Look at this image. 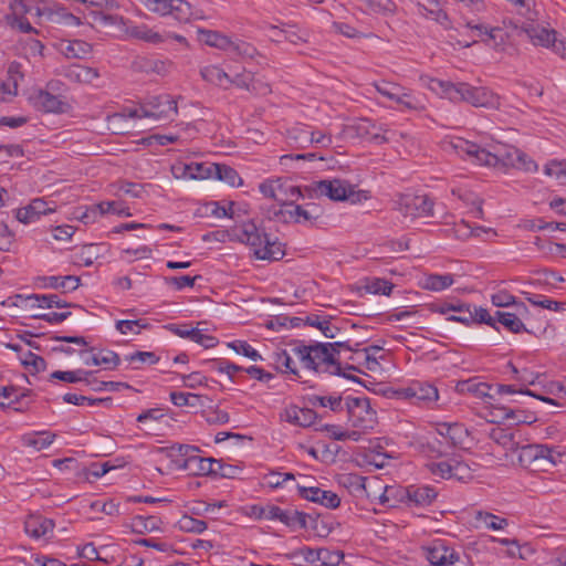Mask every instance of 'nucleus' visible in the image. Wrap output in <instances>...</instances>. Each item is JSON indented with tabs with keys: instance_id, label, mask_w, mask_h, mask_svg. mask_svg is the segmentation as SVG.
<instances>
[{
	"instance_id": "f257e3e1",
	"label": "nucleus",
	"mask_w": 566,
	"mask_h": 566,
	"mask_svg": "<svg viewBox=\"0 0 566 566\" xmlns=\"http://www.w3.org/2000/svg\"><path fill=\"white\" fill-rule=\"evenodd\" d=\"M428 87L447 96L453 102H467L474 107L499 108V96L486 87H475L468 83H451L438 78H429Z\"/></svg>"
},
{
	"instance_id": "f03ea898",
	"label": "nucleus",
	"mask_w": 566,
	"mask_h": 566,
	"mask_svg": "<svg viewBox=\"0 0 566 566\" xmlns=\"http://www.w3.org/2000/svg\"><path fill=\"white\" fill-rule=\"evenodd\" d=\"M294 354L303 363L304 367L313 369L316 373H328L331 375L343 376L357 382L359 378L342 373L340 363L328 352L324 343H314L312 345L300 344L293 348Z\"/></svg>"
},
{
	"instance_id": "7ed1b4c3",
	"label": "nucleus",
	"mask_w": 566,
	"mask_h": 566,
	"mask_svg": "<svg viewBox=\"0 0 566 566\" xmlns=\"http://www.w3.org/2000/svg\"><path fill=\"white\" fill-rule=\"evenodd\" d=\"M238 238L253 250L259 260L279 261L285 255L283 244L271 240L270 235L260 229L253 221L244 222L240 228Z\"/></svg>"
},
{
	"instance_id": "20e7f679",
	"label": "nucleus",
	"mask_w": 566,
	"mask_h": 566,
	"mask_svg": "<svg viewBox=\"0 0 566 566\" xmlns=\"http://www.w3.org/2000/svg\"><path fill=\"white\" fill-rule=\"evenodd\" d=\"M99 20L105 24L117 25L125 35L147 43L158 44L165 41V36L146 24L132 25L123 17L117 14L98 13Z\"/></svg>"
},
{
	"instance_id": "39448f33",
	"label": "nucleus",
	"mask_w": 566,
	"mask_h": 566,
	"mask_svg": "<svg viewBox=\"0 0 566 566\" xmlns=\"http://www.w3.org/2000/svg\"><path fill=\"white\" fill-rule=\"evenodd\" d=\"M346 407L348 419L353 427L363 431L374 429L377 422L376 411L370 407V401L366 397H347Z\"/></svg>"
},
{
	"instance_id": "423d86ee",
	"label": "nucleus",
	"mask_w": 566,
	"mask_h": 566,
	"mask_svg": "<svg viewBox=\"0 0 566 566\" xmlns=\"http://www.w3.org/2000/svg\"><path fill=\"white\" fill-rule=\"evenodd\" d=\"M304 191L308 192L310 197L326 196L333 201H345L356 195L354 186L340 179L321 180L312 187H306Z\"/></svg>"
},
{
	"instance_id": "0eeeda50",
	"label": "nucleus",
	"mask_w": 566,
	"mask_h": 566,
	"mask_svg": "<svg viewBox=\"0 0 566 566\" xmlns=\"http://www.w3.org/2000/svg\"><path fill=\"white\" fill-rule=\"evenodd\" d=\"M144 117L156 119H172L178 114L177 101L169 94L150 96L142 108ZM132 117H142L138 111L130 113Z\"/></svg>"
},
{
	"instance_id": "6e6552de",
	"label": "nucleus",
	"mask_w": 566,
	"mask_h": 566,
	"mask_svg": "<svg viewBox=\"0 0 566 566\" xmlns=\"http://www.w3.org/2000/svg\"><path fill=\"white\" fill-rule=\"evenodd\" d=\"M515 449L518 450L517 459L523 468L538 469L546 463L555 464V454L560 455L545 444H526Z\"/></svg>"
},
{
	"instance_id": "1a4fd4ad",
	"label": "nucleus",
	"mask_w": 566,
	"mask_h": 566,
	"mask_svg": "<svg viewBox=\"0 0 566 566\" xmlns=\"http://www.w3.org/2000/svg\"><path fill=\"white\" fill-rule=\"evenodd\" d=\"M398 210L410 218H424L433 216V201L427 195L406 193L399 197Z\"/></svg>"
},
{
	"instance_id": "9d476101",
	"label": "nucleus",
	"mask_w": 566,
	"mask_h": 566,
	"mask_svg": "<svg viewBox=\"0 0 566 566\" xmlns=\"http://www.w3.org/2000/svg\"><path fill=\"white\" fill-rule=\"evenodd\" d=\"M149 11L161 15H171L180 22H187L191 15V6L186 0H139Z\"/></svg>"
},
{
	"instance_id": "9b49d317",
	"label": "nucleus",
	"mask_w": 566,
	"mask_h": 566,
	"mask_svg": "<svg viewBox=\"0 0 566 566\" xmlns=\"http://www.w3.org/2000/svg\"><path fill=\"white\" fill-rule=\"evenodd\" d=\"M259 517L277 520L290 528H307V514L294 509L283 510L276 505H268L260 509Z\"/></svg>"
},
{
	"instance_id": "f8f14e48",
	"label": "nucleus",
	"mask_w": 566,
	"mask_h": 566,
	"mask_svg": "<svg viewBox=\"0 0 566 566\" xmlns=\"http://www.w3.org/2000/svg\"><path fill=\"white\" fill-rule=\"evenodd\" d=\"M346 132L354 137L369 139L377 144L389 142V137L381 134L387 133L388 129H386L382 125H377L368 118H360L357 122L348 125L346 127Z\"/></svg>"
},
{
	"instance_id": "ddd939ff",
	"label": "nucleus",
	"mask_w": 566,
	"mask_h": 566,
	"mask_svg": "<svg viewBox=\"0 0 566 566\" xmlns=\"http://www.w3.org/2000/svg\"><path fill=\"white\" fill-rule=\"evenodd\" d=\"M298 493L303 499L318 503L327 509H336L340 504V499L336 493L322 490L317 486L298 485Z\"/></svg>"
},
{
	"instance_id": "4468645a",
	"label": "nucleus",
	"mask_w": 566,
	"mask_h": 566,
	"mask_svg": "<svg viewBox=\"0 0 566 566\" xmlns=\"http://www.w3.org/2000/svg\"><path fill=\"white\" fill-rule=\"evenodd\" d=\"M57 74L65 77L71 83L78 84H91L99 76L96 69L81 64L61 66Z\"/></svg>"
},
{
	"instance_id": "2eb2a0df",
	"label": "nucleus",
	"mask_w": 566,
	"mask_h": 566,
	"mask_svg": "<svg viewBox=\"0 0 566 566\" xmlns=\"http://www.w3.org/2000/svg\"><path fill=\"white\" fill-rule=\"evenodd\" d=\"M55 211V206L45 201L43 198H35L23 208L17 210L15 218L22 223H30L39 219L43 214Z\"/></svg>"
},
{
	"instance_id": "dca6fc26",
	"label": "nucleus",
	"mask_w": 566,
	"mask_h": 566,
	"mask_svg": "<svg viewBox=\"0 0 566 566\" xmlns=\"http://www.w3.org/2000/svg\"><path fill=\"white\" fill-rule=\"evenodd\" d=\"M450 146L459 156L463 158L468 157L478 165H484L485 158H489V151L486 149L463 138H454L450 142Z\"/></svg>"
},
{
	"instance_id": "f3484780",
	"label": "nucleus",
	"mask_w": 566,
	"mask_h": 566,
	"mask_svg": "<svg viewBox=\"0 0 566 566\" xmlns=\"http://www.w3.org/2000/svg\"><path fill=\"white\" fill-rule=\"evenodd\" d=\"M10 10L11 12L6 15V21L12 29L19 30L23 33L38 32L24 18V14L28 13L29 10L22 1H12L10 3Z\"/></svg>"
},
{
	"instance_id": "a211bd4d",
	"label": "nucleus",
	"mask_w": 566,
	"mask_h": 566,
	"mask_svg": "<svg viewBox=\"0 0 566 566\" xmlns=\"http://www.w3.org/2000/svg\"><path fill=\"white\" fill-rule=\"evenodd\" d=\"M216 459L191 455L176 461V469L186 470L196 475H211Z\"/></svg>"
},
{
	"instance_id": "6ab92c4d",
	"label": "nucleus",
	"mask_w": 566,
	"mask_h": 566,
	"mask_svg": "<svg viewBox=\"0 0 566 566\" xmlns=\"http://www.w3.org/2000/svg\"><path fill=\"white\" fill-rule=\"evenodd\" d=\"M427 559L432 566H448V564H454L459 555L443 542L436 541L427 548Z\"/></svg>"
},
{
	"instance_id": "aec40b11",
	"label": "nucleus",
	"mask_w": 566,
	"mask_h": 566,
	"mask_svg": "<svg viewBox=\"0 0 566 566\" xmlns=\"http://www.w3.org/2000/svg\"><path fill=\"white\" fill-rule=\"evenodd\" d=\"M32 102L34 107L46 113H63L69 107L60 96L42 90L32 96Z\"/></svg>"
},
{
	"instance_id": "412c9836",
	"label": "nucleus",
	"mask_w": 566,
	"mask_h": 566,
	"mask_svg": "<svg viewBox=\"0 0 566 566\" xmlns=\"http://www.w3.org/2000/svg\"><path fill=\"white\" fill-rule=\"evenodd\" d=\"M489 158H485V166H496L499 164L505 167H513L520 158V149L514 146L502 145L496 148L495 153L489 151Z\"/></svg>"
},
{
	"instance_id": "4be33fe9",
	"label": "nucleus",
	"mask_w": 566,
	"mask_h": 566,
	"mask_svg": "<svg viewBox=\"0 0 566 566\" xmlns=\"http://www.w3.org/2000/svg\"><path fill=\"white\" fill-rule=\"evenodd\" d=\"M36 284L42 289H55L62 290L64 293L74 291L80 285V277L75 275H66V276H38L35 279Z\"/></svg>"
},
{
	"instance_id": "5701e85b",
	"label": "nucleus",
	"mask_w": 566,
	"mask_h": 566,
	"mask_svg": "<svg viewBox=\"0 0 566 566\" xmlns=\"http://www.w3.org/2000/svg\"><path fill=\"white\" fill-rule=\"evenodd\" d=\"M211 166L214 164H199L191 163L179 166H174L172 171L176 177H189L190 179H208L213 177V171Z\"/></svg>"
},
{
	"instance_id": "b1692460",
	"label": "nucleus",
	"mask_w": 566,
	"mask_h": 566,
	"mask_svg": "<svg viewBox=\"0 0 566 566\" xmlns=\"http://www.w3.org/2000/svg\"><path fill=\"white\" fill-rule=\"evenodd\" d=\"M521 29L535 45L549 48L556 39V32L554 30H548L533 23L523 24Z\"/></svg>"
},
{
	"instance_id": "393cba45",
	"label": "nucleus",
	"mask_w": 566,
	"mask_h": 566,
	"mask_svg": "<svg viewBox=\"0 0 566 566\" xmlns=\"http://www.w3.org/2000/svg\"><path fill=\"white\" fill-rule=\"evenodd\" d=\"M54 522L42 515H30L24 522L25 532L32 537L40 538L53 533Z\"/></svg>"
},
{
	"instance_id": "a878e982",
	"label": "nucleus",
	"mask_w": 566,
	"mask_h": 566,
	"mask_svg": "<svg viewBox=\"0 0 566 566\" xmlns=\"http://www.w3.org/2000/svg\"><path fill=\"white\" fill-rule=\"evenodd\" d=\"M366 478L357 473H345L338 478L339 485L344 486L356 497H369L370 493L366 486Z\"/></svg>"
},
{
	"instance_id": "bb28decb",
	"label": "nucleus",
	"mask_w": 566,
	"mask_h": 566,
	"mask_svg": "<svg viewBox=\"0 0 566 566\" xmlns=\"http://www.w3.org/2000/svg\"><path fill=\"white\" fill-rule=\"evenodd\" d=\"M59 50L67 59H85L91 54L92 45L82 40H64Z\"/></svg>"
},
{
	"instance_id": "cd10ccee",
	"label": "nucleus",
	"mask_w": 566,
	"mask_h": 566,
	"mask_svg": "<svg viewBox=\"0 0 566 566\" xmlns=\"http://www.w3.org/2000/svg\"><path fill=\"white\" fill-rule=\"evenodd\" d=\"M405 398L431 402L438 399V389L430 384L416 382L403 390Z\"/></svg>"
},
{
	"instance_id": "c85d7f7f",
	"label": "nucleus",
	"mask_w": 566,
	"mask_h": 566,
	"mask_svg": "<svg viewBox=\"0 0 566 566\" xmlns=\"http://www.w3.org/2000/svg\"><path fill=\"white\" fill-rule=\"evenodd\" d=\"M408 501L419 506L430 505L437 497L438 493L431 486H409L406 490Z\"/></svg>"
},
{
	"instance_id": "c756f323",
	"label": "nucleus",
	"mask_w": 566,
	"mask_h": 566,
	"mask_svg": "<svg viewBox=\"0 0 566 566\" xmlns=\"http://www.w3.org/2000/svg\"><path fill=\"white\" fill-rule=\"evenodd\" d=\"M438 433L447 438L453 447L461 446L469 436L468 429L460 423H441Z\"/></svg>"
},
{
	"instance_id": "7c9ffc66",
	"label": "nucleus",
	"mask_w": 566,
	"mask_h": 566,
	"mask_svg": "<svg viewBox=\"0 0 566 566\" xmlns=\"http://www.w3.org/2000/svg\"><path fill=\"white\" fill-rule=\"evenodd\" d=\"M474 521L476 523V527L483 526L492 531H501L509 525V521L506 518L481 510L474 512Z\"/></svg>"
},
{
	"instance_id": "2f4dec72",
	"label": "nucleus",
	"mask_w": 566,
	"mask_h": 566,
	"mask_svg": "<svg viewBox=\"0 0 566 566\" xmlns=\"http://www.w3.org/2000/svg\"><path fill=\"white\" fill-rule=\"evenodd\" d=\"M25 300H32L35 302L33 306L40 308H52V307H77L81 308L80 305L71 304L65 301H62L61 297L56 294H31L25 297Z\"/></svg>"
},
{
	"instance_id": "473e14b6",
	"label": "nucleus",
	"mask_w": 566,
	"mask_h": 566,
	"mask_svg": "<svg viewBox=\"0 0 566 566\" xmlns=\"http://www.w3.org/2000/svg\"><path fill=\"white\" fill-rule=\"evenodd\" d=\"M201 77L220 87L227 88L231 84V77L217 65H207L200 70Z\"/></svg>"
},
{
	"instance_id": "72a5a7b5",
	"label": "nucleus",
	"mask_w": 566,
	"mask_h": 566,
	"mask_svg": "<svg viewBox=\"0 0 566 566\" xmlns=\"http://www.w3.org/2000/svg\"><path fill=\"white\" fill-rule=\"evenodd\" d=\"M53 339L57 342L75 344L80 347L77 353L82 356L90 353L91 355L84 358V364L87 366H94V359L97 358V355L93 353V347H88V343L83 336H54Z\"/></svg>"
},
{
	"instance_id": "f704fd0d",
	"label": "nucleus",
	"mask_w": 566,
	"mask_h": 566,
	"mask_svg": "<svg viewBox=\"0 0 566 566\" xmlns=\"http://www.w3.org/2000/svg\"><path fill=\"white\" fill-rule=\"evenodd\" d=\"M199 40L205 44L221 50H229L232 42L221 33L212 30H199Z\"/></svg>"
},
{
	"instance_id": "c9c22d12",
	"label": "nucleus",
	"mask_w": 566,
	"mask_h": 566,
	"mask_svg": "<svg viewBox=\"0 0 566 566\" xmlns=\"http://www.w3.org/2000/svg\"><path fill=\"white\" fill-rule=\"evenodd\" d=\"M54 438L55 434H50L48 432L29 433L22 437V442L25 447L33 448L36 451H41L51 446Z\"/></svg>"
},
{
	"instance_id": "e433bc0d",
	"label": "nucleus",
	"mask_w": 566,
	"mask_h": 566,
	"mask_svg": "<svg viewBox=\"0 0 566 566\" xmlns=\"http://www.w3.org/2000/svg\"><path fill=\"white\" fill-rule=\"evenodd\" d=\"M213 171V178L224 181L229 186H235L237 182L240 185L241 179L238 175V172L228 165H221V164H214V166H211Z\"/></svg>"
},
{
	"instance_id": "4c0bfd02",
	"label": "nucleus",
	"mask_w": 566,
	"mask_h": 566,
	"mask_svg": "<svg viewBox=\"0 0 566 566\" xmlns=\"http://www.w3.org/2000/svg\"><path fill=\"white\" fill-rule=\"evenodd\" d=\"M93 373L86 371L82 369L71 370V371H62L56 370L51 374L52 379H59L65 382L75 384L78 381H85L86 384H92L88 378Z\"/></svg>"
},
{
	"instance_id": "58836bf2",
	"label": "nucleus",
	"mask_w": 566,
	"mask_h": 566,
	"mask_svg": "<svg viewBox=\"0 0 566 566\" xmlns=\"http://www.w3.org/2000/svg\"><path fill=\"white\" fill-rule=\"evenodd\" d=\"M231 84L237 85L238 87L245 88L252 92H259L262 94H266L270 92V87L268 84L261 85L260 90L256 88L254 83V76L251 72H243L237 74L233 78H231Z\"/></svg>"
},
{
	"instance_id": "ea45409f",
	"label": "nucleus",
	"mask_w": 566,
	"mask_h": 566,
	"mask_svg": "<svg viewBox=\"0 0 566 566\" xmlns=\"http://www.w3.org/2000/svg\"><path fill=\"white\" fill-rule=\"evenodd\" d=\"M452 274H430L426 277L423 287L430 291H442L453 284Z\"/></svg>"
},
{
	"instance_id": "a19ab883",
	"label": "nucleus",
	"mask_w": 566,
	"mask_h": 566,
	"mask_svg": "<svg viewBox=\"0 0 566 566\" xmlns=\"http://www.w3.org/2000/svg\"><path fill=\"white\" fill-rule=\"evenodd\" d=\"M160 520L155 516H135L132 523V530L135 533L154 532L160 528Z\"/></svg>"
},
{
	"instance_id": "79ce46f5",
	"label": "nucleus",
	"mask_w": 566,
	"mask_h": 566,
	"mask_svg": "<svg viewBox=\"0 0 566 566\" xmlns=\"http://www.w3.org/2000/svg\"><path fill=\"white\" fill-rule=\"evenodd\" d=\"M499 323H501L507 331L512 333H521L526 331L524 323L514 313L500 312L495 313Z\"/></svg>"
},
{
	"instance_id": "37998d69",
	"label": "nucleus",
	"mask_w": 566,
	"mask_h": 566,
	"mask_svg": "<svg viewBox=\"0 0 566 566\" xmlns=\"http://www.w3.org/2000/svg\"><path fill=\"white\" fill-rule=\"evenodd\" d=\"M193 451H198V448L188 444H179L172 446L170 448L160 449V452L165 453L166 457L171 460L174 468H176L177 460H182L188 457H191V452Z\"/></svg>"
},
{
	"instance_id": "c03bdc74",
	"label": "nucleus",
	"mask_w": 566,
	"mask_h": 566,
	"mask_svg": "<svg viewBox=\"0 0 566 566\" xmlns=\"http://www.w3.org/2000/svg\"><path fill=\"white\" fill-rule=\"evenodd\" d=\"M493 388L495 389L496 394H516V392H518V394H522V395L532 396V397H534V398H536L538 400H542V401L547 402V403H552V405L557 406V407L560 406L556 400H554V399H552L549 397H546V396L537 395V394L531 391L527 388H525V389H522V388L521 389H516L515 386H513V385H495Z\"/></svg>"
},
{
	"instance_id": "a18cd8bd",
	"label": "nucleus",
	"mask_w": 566,
	"mask_h": 566,
	"mask_svg": "<svg viewBox=\"0 0 566 566\" xmlns=\"http://www.w3.org/2000/svg\"><path fill=\"white\" fill-rule=\"evenodd\" d=\"M261 193L266 197L275 200L280 205H286L289 198L283 197L284 185L274 182H262L260 185Z\"/></svg>"
},
{
	"instance_id": "49530a36",
	"label": "nucleus",
	"mask_w": 566,
	"mask_h": 566,
	"mask_svg": "<svg viewBox=\"0 0 566 566\" xmlns=\"http://www.w3.org/2000/svg\"><path fill=\"white\" fill-rule=\"evenodd\" d=\"M115 326L120 334H139L140 329H148L151 325L146 319H122L117 321Z\"/></svg>"
},
{
	"instance_id": "de8ad7c7",
	"label": "nucleus",
	"mask_w": 566,
	"mask_h": 566,
	"mask_svg": "<svg viewBox=\"0 0 566 566\" xmlns=\"http://www.w3.org/2000/svg\"><path fill=\"white\" fill-rule=\"evenodd\" d=\"M274 363L280 371L298 376V371L294 367V361L285 349L274 353Z\"/></svg>"
},
{
	"instance_id": "09e8293b",
	"label": "nucleus",
	"mask_w": 566,
	"mask_h": 566,
	"mask_svg": "<svg viewBox=\"0 0 566 566\" xmlns=\"http://www.w3.org/2000/svg\"><path fill=\"white\" fill-rule=\"evenodd\" d=\"M96 355L97 358L94 359V366L103 365L106 369H114L120 363L118 354L113 350H99Z\"/></svg>"
},
{
	"instance_id": "8fccbe9b",
	"label": "nucleus",
	"mask_w": 566,
	"mask_h": 566,
	"mask_svg": "<svg viewBox=\"0 0 566 566\" xmlns=\"http://www.w3.org/2000/svg\"><path fill=\"white\" fill-rule=\"evenodd\" d=\"M201 417L208 424H224L230 420L229 413L227 411L220 410L218 408L210 407L208 409L202 410Z\"/></svg>"
},
{
	"instance_id": "3c124183",
	"label": "nucleus",
	"mask_w": 566,
	"mask_h": 566,
	"mask_svg": "<svg viewBox=\"0 0 566 566\" xmlns=\"http://www.w3.org/2000/svg\"><path fill=\"white\" fill-rule=\"evenodd\" d=\"M307 527L318 537H327L332 532V526L321 518L319 515L313 516L307 514Z\"/></svg>"
},
{
	"instance_id": "603ef678",
	"label": "nucleus",
	"mask_w": 566,
	"mask_h": 566,
	"mask_svg": "<svg viewBox=\"0 0 566 566\" xmlns=\"http://www.w3.org/2000/svg\"><path fill=\"white\" fill-rule=\"evenodd\" d=\"M179 528L185 532L200 534L207 530V523L188 515L182 516L179 522Z\"/></svg>"
},
{
	"instance_id": "864d4df0",
	"label": "nucleus",
	"mask_w": 566,
	"mask_h": 566,
	"mask_svg": "<svg viewBox=\"0 0 566 566\" xmlns=\"http://www.w3.org/2000/svg\"><path fill=\"white\" fill-rule=\"evenodd\" d=\"M505 39L506 35L503 30L499 27H494L489 28V32H486L485 38H483L482 41L488 45H492L495 50H503Z\"/></svg>"
},
{
	"instance_id": "5fc2aeb1",
	"label": "nucleus",
	"mask_w": 566,
	"mask_h": 566,
	"mask_svg": "<svg viewBox=\"0 0 566 566\" xmlns=\"http://www.w3.org/2000/svg\"><path fill=\"white\" fill-rule=\"evenodd\" d=\"M418 10L422 17L430 18L438 22L439 24L443 25L444 28H448V24L450 22L449 17L447 12L443 11L442 9H429L426 6L419 3Z\"/></svg>"
},
{
	"instance_id": "6e6d98bb",
	"label": "nucleus",
	"mask_w": 566,
	"mask_h": 566,
	"mask_svg": "<svg viewBox=\"0 0 566 566\" xmlns=\"http://www.w3.org/2000/svg\"><path fill=\"white\" fill-rule=\"evenodd\" d=\"M308 402L312 406L319 405L322 407H329V409L333 411H338L342 409V397L340 396L324 397V396L313 395V396L308 397Z\"/></svg>"
},
{
	"instance_id": "4d7b16f0",
	"label": "nucleus",
	"mask_w": 566,
	"mask_h": 566,
	"mask_svg": "<svg viewBox=\"0 0 566 566\" xmlns=\"http://www.w3.org/2000/svg\"><path fill=\"white\" fill-rule=\"evenodd\" d=\"M489 231H491V229H485L483 227H476L473 229L469 226V223H467L464 221H461V223L455 224V227L453 228L454 235L461 240H465L473 235L479 237L481 232H489Z\"/></svg>"
},
{
	"instance_id": "13d9d810",
	"label": "nucleus",
	"mask_w": 566,
	"mask_h": 566,
	"mask_svg": "<svg viewBox=\"0 0 566 566\" xmlns=\"http://www.w3.org/2000/svg\"><path fill=\"white\" fill-rule=\"evenodd\" d=\"M241 472V469L235 465L224 463L222 460H217L211 475H218L226 479H234Z\"/></svg>"
},
{
	"instance_id": "bf43d9fd",
	"label": "nucleus",
	"mask_w": 566,
	"mask_h": 566,
	"mask_svg": "<svg viewBox=\"0 0 566 566\" xmlns=\"http://www.w3.org/2000/svg\"><path fill=\"white\" fill-rule=\"evenodd\" d=\"M493 389V386H490L485 382H471L465 381L462 384V391L467 390L469 392L474 394L479 398H493V395L490 392V390Z\"/></svg>"
},
{
	"instance_id": "052dcab7",
	"label": "nucleus",
	"mask_w": 566,
	"mask_h": 566,
	"mask_svg": "<svg viewBox=\"0 0 566 566\" xmlns=\"http://www.w3.org/2000/svg\"><path fill=\"white\" fill-rule=\"evenodd\" d=\"M117 190L124 192L125 195H129L133 198H143L146 192L145 186L136 182H130L127 180H119L116 184Z\"/></svg>"
},
{
	"instance_id": "680f3d73",
	"label": "nucleus",
	"mask_w": 566,
	"mask_h": 566,
	"mask_svg": "<svg viewBox=\"0 0 566 566\" xmlns=\"http://www.w3.org/2000/svg\"><path fill=\"white\" fill-rule=\"evenodd\" d=\"M392 287L394 285L384 279H373L365 286L367 292L381 295H389Z\"/></svg>"
},
{
	"instance_id": "e2e57ef3",
	"label": "nucleus",
	"mask_w": 566,
	"mask_h": 566,
	"mask_svg": "<svg viewBox=\"0 0 566 566\" xmlns=\"http://www.w3.org/2000/svg\"><path fill=\"white\" fill-rule=\"evenodd\" d=\"M229 347L232 348L235 353L242 354L243 356L254 361L262 359L261 355L244 340H234L229 343Z\"/></svg>"
},
{
	"instance_id": "0e129e2a",
	"label": "nucleus",
	"mask_w": 566,
	"mask_h": 566,
	"mask_svg": "<svg viewBox=\"0 0 566 566\" xmlns=\"http://www.w3.org/2000/svg\"><path fill=\"white\" fill-rule=\"evenodd\" d=\"M451 478H454L459 481H467L473 478L472 475V469L469 464L452 459V472Z\"/></svg>"
},
{
	"instance_id": "69168bd1",
	"label": "nucleus",
	"mask_w": 566,
	"mask_h": 566,
	"mask_svg": "<svg viewBox=\"0 0 566 566\" xmlns=\"http://www.w3.org/2000/svg\"><path fill=\"white\" fill-rule=\"evenodd\" d=\"M490 437L497 443L502 444L505 448H509L511 450H515V446L517 443L513 440V434L510 432H506L503 429H493L490 433Z\"/></svg>"
},
{
	"instance_id": "338daca9",
	"label": "nucleus",
	"mask_w": 566,
	"mask_h": 566,
	"mask_svg": "<svg viewBox=\"0 0 566 566\" xmlns=\"http://www.w3.org/2000/svg\"><path fill=\"white\" fill-rule=\"evenodd\" d=\"M344 559V553L340 551L331 552L327 548H321L319 562L323 566H337Z\"/></svg>"
},
{
	"instance_id": "774afa93",
	"label": "nucleus",
	"mask_w": 566,
	"mask_h": 566,
	"mask_svg": "<svg viewBox=\"0 0 566 566\" xmlns=\"http://www.w3.org/2000/svg\"><path fill=\"white\" fill-rule=\"evenodd\" d=\"M99 216V208H97L96 205L86 207L85 210L80 208L75 211V217L85 224L95 222Z\"/></svg>"
}]
</instances>
